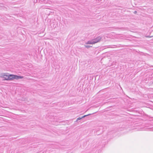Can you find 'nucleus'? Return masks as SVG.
<instances>
[{
    "mask_svg": "<svg viewBox=\"0 0 153 153\" xmlns=\"http://www.w3.org/2000/svg\"><path fill=\"white\" fill-rule=\"evenodd\" d=\"M85 48H88L90 47H92V46H89V45H85Z\"/></svg>",
    "mask_w": 153,
    "mask_h": 153,
    "instance_id": "obj_5",
    "label": "nucleus"
},
{
    "mask_svg": "<svg viewBox=\"0 0 153 153\" xmlns=\"http://www.w3.org/2000/svg\"><path fill=\"white\" fill-rule=\"evenodd\" d=\"M23 78V76H18L16 75L12 74H9V80H11L14 79H21Z\"/></svg>",
    "mask_w": 153,
    "mask_h": 153,
    "instance_id": "obj_1",
    "label": "nucleus"
},
{
    "mask_svg": "<svg viewBox=\"0 0 153 153\" xmlns=\"http://www.w3.org/2000/svg\"><path fill=\"white\" fill-rule=\"evenodd\" d=\"M91 114H88V115H84V116L82 117H79L78 118H77V120H76V121H78V120H80L82 118H84V117H85L87 116H89V115H91Z\"/></svg>",
    "mask_w": 153,
    "mask_h": 153,
    "instance_id": "obj_4",
    "label": "nucleus"
},
{
    "mask_svg": "<svg viewBox=\"0 0 153 153\" xmlns=\"http://www.w3.org/2000/svg\"><path fill=\"white\" fill-rule=\"evenodd\" d=\"M1 77H3L5 80H9V74H1Z\"/></svg>",
    "mask_w": 153,
    "mask_h": 153,
    "instance_id": "obj_3",
    "label": "nucleus"
},
{
    "mask_svg": "<svg viewBox=\"0 0 153 153\" xmlns=\"http://www.w3.org/2000/svg\"><path fill=\"white\" fill-rule=\"evenodd\" d=\"M100 39H93L91 41H88L86 43V44H94L100 41Z\"/></svg>",
    "mask_w": 153,
    "mask_h": 153,
    "instance_id": "obj_2",
    "label": "nucleus"
}]
</instances>
